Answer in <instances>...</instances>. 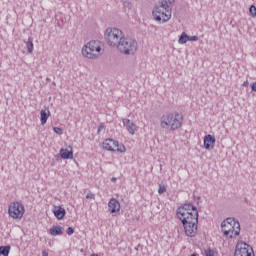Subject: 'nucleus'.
<instances>
[{
	"mask_svg": "<svg viewBox=\"0 0 256 256\" xmlns=\"http://www.w3.org/2000/svg\"><path fill=\"white\" fill-rule=\"evenodd\" d=\"M86 199H95V194H93L92 192H88L86 195Z\"/></svg>",
	"mask_w": 256,
	"mask_h": 256,
	"instance_id": "obj_27",
	"label": "nucleus"
},
{
	"mask_svg": "<svg viewBox=\"0 0 256 256\" xmlns=\"http://www.w3.org/2000/svg\"><path fill=\"white\" fill-rule=\"evenodd\" d=\"M124 36L123 30L119 28L109 27L104 32V38L110 47H116Z\"/></svg>",
	"mask_w": 256,
	"mask_h": 256,
	"instance_id": "obj_7",
	"label": "nucleus"
},
{
	"mask_svg": "<svg viewBox=\"0 0 256 256\" xmlns=\"http://www.w3.org/2000/svg\"><path fill=\"white\" fill-rule=\"evenodd\" d=\"M101 131H103V125H100V126L98 127V133H101Z\"/></svg>",
	"mask_w": 256,
	"mask_h": 256,
	"instance_id": "obj_32",
	"label": "nucleus"
},
{
	"mask_svg": "<svg viewBox=\"0 0 256 256\" xmlns=\"http://www.w3.org/2000/svg\"><path fill=\"white\" fill-rule=\"evenodd\" d=\"M215 136H212L211 134H208L204 137V148L207 149V151H212V149H215Z\"/></svg>",
	"mask_w": 256,
	"mask_h": 256,
	"instance_id": "obj_13",
	"label": "nucleus"
},
{
	"mask_svg": "<svg viewBox=\"0 0 256 256\" xmlns=\"http://www.w3.org/2000/svg\"><path fill=\"white\" fill-rule=\"evenodd\" d=\"M234 256H255V252H253V247L241 241L236 245Z\"/></svg>",
	"mask_w": 256,
	"mask_h": 256,
	"instance_id": "obj_10",
	"label": "nucleus"
},
{
	"mask_svg": "<svg viewBox=\"0 0 256 256\" xmlns=\"http://www.w3.org/2000/svg\"><path fill=\"white\" fill-rule=\"evenodd\" d=\"M54 133H56L57 135H63V129H61L60 127H54L53 128Z\"/></svg>",
	"mask_w": 256,
	"mask_h": 256,
	"instance_id": "obj_24",
	"label": "nucleus"
},
{
	"mask_svg": "<svg viewBox=\"0 0 256 256\" xmlns=\"http://www.w3.org/2000/svg\"><path fill=\"white\" fill-rule=\"evenodd\" d=\"M108 211H110L112 215L119 213V211H121V203H119L117 199L111 198L108 202Z\"/></svg>",
	"mask_w": 256,
	"mask_h": 256,
	"instance_id": "obj_11",
	"label": "nucleus"
},
{
	"mask_svg": "<svg viewBox=\"0 0 256 256\" xmlns=\"http://www.w3.org/2000/svg\"><path fill=\"white\" fill-rule=\"evenodd\" d=\"M102 147L106 151H117L118 153H125V151H127L125 145L119 144L117 140H113L111 138L105 139L102 143Z\"/></svg>",
	"mask_w": 256,
	"mask_h": 256,
	"instance_id": "obj_9",
	"label": "nucleus"
},
{
	"mask_svg": "<svg viewBox=\"0 0 256 256\" xmlns=\"http://www.w3.org/2000/svg\"><path fill=\"white\" fill-rule=\"evenodd\" d=\"M167 192V188L165 186H159L158 193L159 195H163V193Z\"/></svg>",
	"mask_w": 256,
	"mask_h": 256,
	"instance_id": "obj_25",
	"label": "nucleus"
},
{
	"mask_svg": "<svg viewBox=\"0 0 256 256\" xmlns=\"http://www.w3.org/2000/svg\"><path fill=\"white\" fill-rule=\"evenodd\" d=\"M251 89H252V91H256V82H253L251 84Z\"/></svg>",
	"mask_w": 256,
	"mask_h": 256,
	"instance_id": "obj_29",
	"label": "nucleus"
},
{
	"mask_svg": "<svg viewBox=\"0 0 256 256\" xmlns=\"http://www.w3.org/2000/svg\"><path fill=\"white\" fill-rule=\"evenodd\" d=\"M221 229L225 237L233 239V237H238L241 233V224H239V221H236L234 218H227L222 222Z\"/></svg>",
	"mask_w": 256,
	"mask_h": 256,
	"instance_id": "obj_3",
	"label": "nucleus"
},
{
	"mask_svg": "<svg viewBox=\"0 0 256 256\" xmlns=\"http://www.w3.org/2000/svg\"><path fill=\"white\" fill-rule=\"evenodd\" d=\"M42 256H49V252L47 250L42 251Z\"/></svg>",
	"mask_w": 256,
	"mask_h": 256,
	"instance_id": "obj_30",
	"label": "nucleus"
},
{
	"mask_svg": "<svg viewBox=\"0 0 256 256\" xmlns=\"http://www.w3.org/2000/svg\"><path fill=\"white\" fill-rule=\"evenodd\" d=\"M172 11V9L158 3L152 10V17L157 23H167L171 20Z\"/></svg>",
	"mask_w": 256,
	"mask_h": 256,
	"instance_id": "obj_5",
	"label": "nucleus"
},
{
	"mask_svg": "<svg viewBox=\"0 0 256 256\" xmlns=\"http://www.w3.org/2000/svg\"><path fill=\"white\" fill-rule=\"evenodd\" d=\"M176 217L181 221L187 237H195L197 235V225L199 224L197 207L191 203L184 204L177 208Z\"/></svg>",
	"mask_w": 256,
	"mask_h": 256,
	"instance_id": "obj_1",
	"label": "nucleus"
},
{
	"mask_svg": "<svg viewBox=\"0 0 256 256\" xmlns=\"http://www.w3.org/2000/svg\"><path fill=\"white\" fill-rule=\"evenodd\" d=\"M188 41H199V36H189Z\"/></svg>",
	"mask_w": 256,
	"mask_h": 256,
	"instance_id": "obj_28",
	"label": "nucleus"
},
{
	"mask_svg": "<svg viewBox=\"0 0 256 256\" xmlns=\"http://www.w3.org/2000/svg\"><path fill=\"white\" fill-rule=\"evenodd\" d=\"M122 123L124 125V127H126V130L128 131V133L130 135H135L136 131H137V125L135 123H133V121L124 118L122 120Z\"/></svg>",
	"mask_w": 256,
	"mask_h": 256,
	"instance_id": "obj_12",
	"label": "nucleus"
},
{
	"mask_svg": "<svg viewBox=\"0 0 256 256\" xmlns=\"http://www.w3.org/2000/svg\"><path fill=\"white\" fill-rule=\"evenodd\" d=\"M53 213H54L56 219H63V217H65V208H63L61 206H55L53 208Z\"/></svg>",
	"mask_w": 256,
	"mask_h": 256,
	"instance_id": "obj_14",
	"label": "nucleus"
},
{
	"mask_svg": "<svg viewBox=\"0 0 256 256\" xmlns=\"http://www.w3.org/2000/svg\"><path fill=\"white\" fill-rule=\"evenodd\" d=\"M205 255L206 256H217V252H215V250L209 248V249L205 250Z\"/></svg>",
	"mask_w": 256,
	"mask_h": 256,
	"instance_id": "obj_22",
	"label": "nucleus"
},
{
	"mask_svg": "<svg viewBox=\"0 0 256 256\" xmlns=\"http://www.w3.org/2000/svg\"><path fill=\"white\" fill-rule=\"evenodd\" d=\"M11 246H0V255L9 256Z\"/></svg>",
	"mask_w": 256,
	"mask_h": 256,
	"instance_id": "obj_20",
	"label": "nucleus"
},
{
	"mask_svg": "<svg viewBox=\"0 0 256 256\" xmlns=\"http://www.w3.org/2000/svg\"><path fill=\"white\" fill-rule=\"evenodd\" d=\"M101 44L92 40L82 47V55L86 59H99L101 57Z\"/></svg>",
	"mask_w": 256,
	"mask_h": 256,
	"instance_id": "obj_6",
	"label": "nucleus"
},
{
	"mask_svg": "<svg viewBox=\"0 0 256 256\" xmlns=\"http://www.w3.org/2000/svg\"><path fill=\"white\" fill-rule=\"evenodd\" d=\"M191 256H197V254L194 253V254H192Z\"/></svg>",
	"mask_w": 256,
	"mask_h": 256,
	"instance_id": "obj_34",
	"label": "nucleus"
},
{
	"mask_svg": "<svg viewBox=\"0 0 256 256\" xmlns=\"http://www.w3.org/2000/svg\"><path fill=\"white\" fill-rule=\"evenodd\" d=\"M26 47H27V51L28 53H33V38H29L28 41L26 42Z\"/></svg>",
	"mask_w": 256,
	"mask_h": 256,
	"instance_id": "obj_21",
	"label": "nucleus"
},
{
	"mask_svg": "<svg viewBox=\"0 0 256 256\" xmlns=\"http://www.w3.org/2000/svg\"><path fill=\"white\" fill-rule=\"evenodd\" d=\"M111 181H112V183H115V181H117V178L113 177V178H111Z\"/></svg>",
	"mask_w": 256,
	"mask_h": 256,
	"instance_id": "obj_33",
	"label": "nucleus"
},
{
	"mask_svg": "<svg viewBox=\"0 0 256 256\" xmlns=\"http://www.w3.org/2000/svg\"><path fill=\"white\" fill-rule=\"evenodd\" d=\"M51 117V112L49 110H41L40 111V121L41 125H45L47 123V119Z\"/></svg>",
	"mask_w": 256,
	"mask_h": 256,
	"instance_id": "obj_15",
	"label": "nucleus"
},
{
	"mask_svg": "<svg viewBox=\"0 0 256 256\" xmlns=\"http://www.w3.org/2000/svg\"><path fill=\"white\" fill-rule=\"evenodd\" d=\"M249 12L252 15V17H256V7H255V5L250 6Z\"/></svg>",
	"mask_w": 256,
	"mask_h": 256,
	"instance_id": "obj_23",
	"label": "nucleus"
},
{
	"mask_svg": "<svg viewBox=\"0 0 256 256\" xmlns=\"http://www.w3.org/2000/svg\"><path fill=\"white\" fill-rule=\"evenodd\" d=\"M66 233L67 235H73L75 233V229H73V227H68Z\"/></svg>",
	"mask_w": 256,
	"mask_h": 256,
	"instance_id": "obj_26",
	"label": "nucleus"
},
{
	"mask_svg": "<svg viewBox=\"0 0 256 256\" xmlns=\"http://www.w3.org/2000/svg\"><path fill=\"white\" fill-rule=\"evenodd\" d=\"M60 157L62 159H73V150L61 148L60 149Z\"/></svg>",
	"mask_w": 256,
	"mask_h": 256,
	"instance_id": "obj_16",
	"label": "nucleus"
},
{
	"mask_svg": "<svg viewBox=\"0 0 256 256\" xmlns=\"http://www.w3.org/2000/svg\"><path fill=\"white\" fill-rule=\"evenodd\" d=\"M249 86V81H244L242 84V87H248Z\"/></svg>",
	"mask_w": 256,
	"mask_h": 256,
	"instance_id": "obj_31",
	"label": "nucleus"
},
{
	"mask_svg": "<svg viewBox=\"0 0 256 256\" xmlns=\"http://www.w3.org/2000/svg\"><path fill=\"white\" fill-rule=\"evenodd\" d=\"M175 3V0H159V4L163 7H166L168 9H171L173 11V4Z\"/></svg>",
	"mask_w": 256,
	"mask_h": 256,
	"instance_id": "obj_18",
	"label": "nucleus"
},
{
	"mask_svg": "<svg viewBox=\"0 0 256 256\" xmlns=\"http://www.w3.org/2000/svg\"><path fill=\"white\" fill-rule=\"evenodd\" d=\"M116 48L122 55H135L137 53V41L124 35L118 42Z\"/></svg>",
	"mask_w": 256,
	"mask_h": 256,
	"instance_id": "obj_4",
	"label": "nucleus"
},
{
	"mask_svg": "<svg viewBox=\"0 0 256 256\" xmlns=\"http://www.w3.org/2000/svg\"><path fill=\"white\" fill-rule=\"evenodd\" d=\"M187 41H189V35H187V33L182 32V34L179 37L178 43L180 45H185V43H187Z\"/></svg>",
	"mask_w": 256,
	"mask_h": 256,
	"instance_id": "obj_19",
	"label": "nucleus"
},
{
	"mask_svg": "<svg viewBox=\"0 0 256 256\" xmlns=\"http://www.w3.org/2000/svg\"><path fill=\"white\" fill-rule=\"evenodd\" d=\"M8 214L12 219H23L25 206L21 202H12L8 207Z\"/></svg>",
	"mask_w": 256,
	"mask_h": 256,
	"instance_id": "obj_8",
	"label": "nucleus"
},
{
	"mask_svg": "<svg viewBox=\"0 0 256 256\" xmlns=\"http://www.w3.org/2000/svg\"><path fill=\"white\" fill-rule=\"evenodd\" d=\"M183 126V114L179 112H168L161 116L160 127L162 129H169L170 131H177Z\"/></svg>",
	"mask_w": 256,
	"mask_h": 256,
	"instance_id": "obj_2",
	"label": "nucleus"
},
{
	"mask_svg": "<svg viewBox=\"0 0 256 256\" xmlns=\"http://www.w3.org/2000/svg\"><path fill=\"white\" fill-rule=\"evenodd\" d=\"M50 235L52 237H57V235H63V227L61 226H53L49 229Z\"/></svg>",
	"mask_w": 256,
	"mask_h": 256,
	"instance_id": "obj_17",
	"label": "nucleus"
}]
</instances>
